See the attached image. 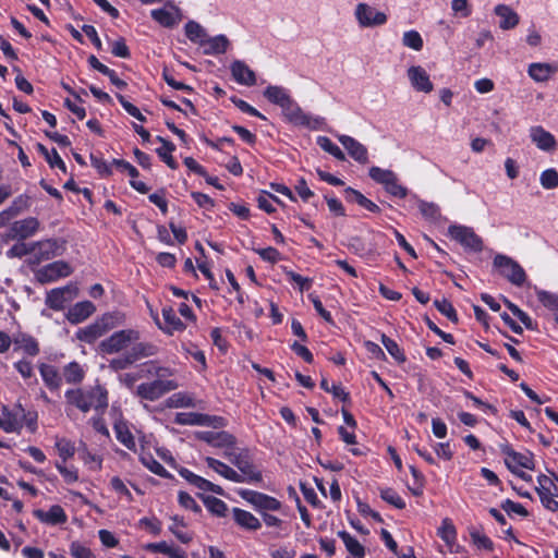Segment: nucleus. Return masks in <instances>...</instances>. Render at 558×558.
<instances>
[{
	"label": "nucleus",
	"mask_w": 558,
	"mask_h": 558,
	"mask_svg": "<svg viewBox=\"0 0 558 558\" xmlns=\"http://www.w3.org/2000/svg\"><path fill=\"white\" fill-rule=\"evenodd\" d=\"M68 404L87 413L92 409L105 410L108 407V391L100 385L85 389H70L65 392Z\"/></svg>",
	"instance_id": "f257e3e1"
},
{
	"label": "nucleus",
	"mask_w": 558,
	"mask_h": 558,
	"mask_svg": "<svg viewBox=\"0 0 558 558\" xmlns=\"http://www.w3.org/2000/svg\"><path fill=\"white\" fill-rule=\"evenodd\" d=\"M140 339V332L134 329L116 331L100 344L101 351L107 354L117 353L125 349L131 342Z\"/></svg>",
	"instance_id": "423d86ee"
},
{
	"label": "nucleus",
	"mask_w": 558,
	"mask_h": 558,
	"mask_svg": "<svg viewBox=\"0 0 558 558\" xmlns=\"http://www.w3.org/2000/svg\"><path fill=\"white\" fill-rule=\"evenodd\" d=\"M62 377L68 384L76 385L83 381L85 372L77 362H71L63 367Z\"/></svg>",
	"instance_id": "f704fd0d"
},
{
	"label": "nucleus",
	"mask_w": 558,
	"mask_h": 558,
	"mask_svg": "<svg viewBox=\"0 0 558 558\" xmlns=\"http://www.w3.org/2000/svg\"><path fill=\"white\" fill-rule=\"evenodd\" d=\"M196 437L208 445L215 448H222L225 450H231L236 442L235 437L225 430L214 432V430H204L197 432Z\"/></svg>",
	"instance_id": "2eb2a0df"
},
{
	"label": "nucleus",
	"mask_w": 558,
	"mask_h": 558,
	"mask_svg": "<svg viewBox=\"0 0 558 558\" xmlns=\"http://www.w3.org/2000/svg\"><path fill=\"white\" fill-rule=\"evenodd\" d=\"M384 187L387 193L399 198H404L408 195V189L399 183L397 174Z\"/></svg>",
	"instance_id": "680f3d73"
},
{
	"label": "nucleus",
	"mask_w": 558,
	"mask_h": 558,
	"mask_svg": "<svg viewBox=\"0 0 558 558\" xmlns=\"http://www.w3.org/2000/svg\"><path fill=\"white\" fill-rule=\"evenodd\" d=\"M40 222L35 217H27L14 221L8 231V238L11 240L23 241L27 238L33 236L39 229Z\"/></svg>",
	"instance_id": "f8f14e48"
},
{
	"label": "nucleus",
	"mask_w": 558,
	"mask_h": 558,
	"mask_svg": "<svg viewBox=\"0 0 558 558\" xmlns=\"http://www.w3.org/2000/svg\"><path fill=\"white\" fill-rule=\"evenodd\" d=\"M531 141L544 151L554 150L557 146L555 136L543 126H532L530 129Z\"/></svg>",
	"instance_id": "6ab92c4d"
},
{
	"label": "nucleus",
	"mask_w": 558,
	"mask_h": 558,
	"mask_svg": "<svg viewBox=\"0 0 558 558\" xmlns=\"http://www.w3.org/2000/svg\"><path fill=\"white\" fill-rule=\"evenodd\" d=\"M494 12L500 19L499 27L504 31L514 28L520 22L519 14L509 5L497 4L494 9Z\"/></svg>",
	"instance_id": "5701e85b"
},
{
	"label": "nucleus",
	"mask_w": 558,
	"mask_h": 558,
	"mask_svg": "<svg viewBox=\"0 0 558 558\" xmlns=\"http://www.w3.org/2000/svg\"><path fill=\"white\" fill-rule=\"evenodd\" d=\"M199 497L210 513L219 518L227 515L228 506L223 500L214 496L199 495Z\"/></svg>",
	"instance_id": "e433bc0d"
},
{
	"label": "nucleus",
	"mask_w": 558,
	"mask_h": 558,
	"mask_svg": "<svg viewBox=\"0 0 558 558\" xmlns=\"http://www.w3.org/2000/svg\"><path fill=\"white\" fill-rule=\"evenodd\" d=\"M114 430L118 440L123 444L128 449L132 450L135 448V440L125 424L119 423L114 425Z\"/></svg>",
	"instance_id": "49530a36"
},
{
	"label": "nucleus",
	"mask_w": 558,
	"mask_h": 558,
	"mask_svg": "<svg viewBox=\"0 0 558 558\" xmlns=\"http://www.w3.org/2000/svg\"><path fill=\"white\" fill-rule=\"evenodd\" d=\"M95 312V305L89 301L76 303L68 312V319L72 324H78L88 318Z\"/></svg>",
	"instance_id": "c756f323"
},
{
	"label": "nucleus",
	"mask_w": 558,
	"mask_h": 558,
	"mask_svg": "<svg viewBox=\"0 0 558 558\" xmlns=\"http://www.w3.org/2000/svg\"><path fill=\"white\" fill-rule=\"evenodd\" d=\"M223 456L239 469L243 483L262 482V473L255 469L247 449L238 450L234 446L231 450H225Z\"/></svg>",
	"instance_id": "f03ea898"
},
{
	"label": "nucleus",
	"mask_w": 558,
	"mask_h": 558,
	"mask_svg": "<svg viewBox=\"0 0 558 558\" xmlns=\"http://www.w3.org/2000/svg\"><path fill=\"white\" fill-rule=\"evenodd\" d=\"M73 269L69 263L64 260H56L36 271V278L40 283L53 282L60 278L68 277Z\"/></svg>",
	"instance_id": "9d476101"
},
{
	"label": "nucleus",
	"mask_w": 558,
	"mask_h": 558,
	"mask_svg": "<svg viewBox=\"0 0 558 558\" xmlns=\"http://www.w3.org/2000/svg\"><path fill=\"white\" fill-rule=\"evenodd\" d=\"M317 144L323 150L333 156L337 160H345V155L343 151L329 137L318 136Z\"/></svg>",
	"instance_id": "37998d69"
},
{
	"label": "nucleus",
	"mask_w": 558,
	"mask_h": 558,
	"mask_svg": "<svg viewBox=\"0 0 558 558\" xmlns=\"http://www.w3.org/2000/svg\"><path fill=\"white\" fill-rule=\"evenodd\" d=\"M448 233L466 250L473 252L483 250L482 239L470 227L452 225L448 228Z\"/></svg>",
	"instance_id": "6e6552de"
},
{
	"label": "nucleus",
	"mask_w": 558,
	"mask_h": 558,
	"mask_svg": "<svg viewBox=\"0 0 558 558\" xmlns=\"http://www.w3.org/2000/svg\"><path fill=\"white\" fill-rule=\"evenodd\" d=\"M173 524L169 526L170 532L183 544H189L192 541V536L189 533L182 532L180 526L184 527L186 524L183 518L174 515L171 518Z\"/></svg>",
	"instance_id": "3c124183"
},
{
	"label": "nucleus",
	"mask_w": 558,
	"mask_h": 558,
	"mask_svg": "<svg viewBox=\"0 0 558 558\" xmlns=\"http://www.w3.org/2000/svg\"><path fill=\"white\" fill-rule=\"evenodd\" d=\"M206 54H220L225 53L229 47V39L225 35H217L211 38L205 39Z\"/></svg>",
	"instance_id": "473e14b6"
},
{
	"label": "nucleus",
	"mask_w": 558,
	"mask_h": 558,
	"mask_svg": "<svg viewBox=\"0 0 558 558\" xmlns=\"http://www.w3.org/2000/svg\"><path fill=\"white\" fill-rule=\"evenodd\" d=\"M470 536H471L473 543L478 548H484V549H487V550H493L494 544H493L492 539L489 537H487L486 535L480 533L477 530H475V529L471 530L470 531Z\"/></svg>",
	"instance_id": "338daca9"
},
{
	"label": "nucleus",
	"mask_w": 558,
	"mask_h": 558,
	"mask_svg": "<svg viewBox=\"0 0 558 558\" xmlns=\"http://www.w3.org/2000/svg\"><path fill=\"white\" fill-rule=\"evenodd\" d=\"M14 351H23L29 356H36L39 354V343L29 333L17 331L13 333Z\"/></svg>",
	"instance_id": "a211bd4d"
},
{
	"label": "nucleus",
	"mask_w": 558,
	"mask_h": 558,
	"mask_svg": "<svg viewBox=\"0 0 558 558\" xmlns=\"http://www.w3.org/2000/svg\"><path fill=\"white\" fill-rule=\"evenodd\" d=\"M338 536L343 541L347 550L355 558H363L364 547L347 531H339Z\"/></svg>",
	"instance_id": "58836bf2"
},
{
	"label": "nucleus",
	"mask_w": 558,
	"mask_h": 558,
	"mask_svg": "<svg viewBox=\"0 0 558 558\" xmlns=\"http://www.w3.org/2000/svg\"><path fill=\"white\" fill-rule=\"evenodd\" d=\"M355 16L363 27L380 26L387 22V15L384 12L377 11L366 3H359L356 5Z\"/></svg>",
	"instance_id": "ddd939ff"
},
{
	"label": "nucleus",
	"mask_w": 558,
	"mask_h": 558,
	"mask_svg": "<svg viewBox=\"0 0 558 558\" xmlns=\"http://www.w3.org/2000/svg\"><path fill=\"white\" fill-rule=\"evenodd\" d=\"M31 206V197L26 194H22L17 197H15L12 202V204L8 207L11 215L16 217L22 211L28 209Z\"/></svg>",
	"instance_id": "13d9d810"
},
{
	"label": "nucleus",
	"mask_w": 558,
	"mask_h": 558,
	"mask_svg": "<svg viewBox=\"0 0 558 558\" xmlns=\"http://www.w3.org/2000/svg\"><path fill=\"white\" fill-rule=\"evenodd\" d=\"M157 352L158 348L155 344L148 342L134 343L133 347L128 351L133 362L144 357L153 356L157 354Z\"/></svg>",
	"instance_id": "72a5a7b5"
},
{
	"label": "nucleus",
	"mask_w": 558,
	"mask_h": 558,
	"mask_svg": "<svg viewBox=\"0 0 558 558\" xmlns=\"http://www.w3.org/2000/svg\"><path fill=\"white\" fill-rule=\"evenodd\" d=\"M39 373L45 383V385L50 390H59L62 384V376L56 366L41 363L39 365Z\"/></svg>",
	"instance_id": "cd10ccee"
},
{
	"label": "nucleus",
	"mask_w": 558,
	"mask_h": 558,
	"mask_svg": "<svg viewBox=\"0 0 558 558\" xmlns=\"http://www.w3.org/2000/svg\"><path fill=\"white\" fill-rule=\"evenodd\" d=\"M192 485L204 492H213L221 496L225 495V490L222 489L221 486L216 485L199 475Z\"/></svg>",
	"instance_id": "e2e57ef3"
},
{
	"label": "nucleus",
	"mask_w": 558,
	"mask_h": 558,
	"mask_svg": "<svg viewBox=\"0 0 558 558\" xmlns=\"http://www.w3.org/2000/svg\"><path fill=\"white\" fill-rule=\"evenodd\" d=\"M281 109L286 119L294 125L317 130L324 123L323 118L305 113L292 98Z\"/></svg>",
	"instance_id": "7ed1b4c3"
},
{
	"label": "nucleus",
	"mask_w": 558,
	"mask_h": 558,
	"mask_svg": "<svg viewBox=\"0 0 558 558\" xmlns=\"http://www.w3.org/2000/svg\"><path fill=\"white\" fill-rule=\"evenodd\" d=\"M557 68L550 63H531L527 73L535 82H546L556 73Z\"/></svg>",
	"instance_id": "7c9ffc66"
},
{
	"label": "nucleus",
	"mask_w": 558,
	"mask_h": 558,
	"mask_svg": "<svg viewBox=\"0 0 558 558\" xmlns=\"http://www.w3.org/2000/svg\"><path fill=\"white\" fill-rule=\"evenodd\" d=\"M239 495L262 514L267 513V511H278L281 509V502L266 494L251 489H240Z\"/></svg>",
	"instance_id": "0eeeda50"
},
{
	"label": "nucleus",
	"mask_w": 558,
	"mask_h": 558,
	"mask_svg": "<svg viewBox=\"0 0 558 558\" xmlns=\"http://www.w3.org/2000/svg\"><path fill=\"white\" fill-rule=\"evenodd\" d=\"M345 199L350 203H356L361 207L372 211V213H379L380 208L371 199L365 197L360 191L353 189V187H347L344 190Z\"/></svg>",
	"instance_id": "2f4dec72"
},
{
	"label": "nucleus",
	"mask_w": 558,
	"mask_h": 558,
	"mask_svg": "<svg viewBox=\"0 0 558 558\" xmlns=\"http://www.w3.org/2000/svg\"><path fill=\"white\" fill-rule=\"evenodd\" d=\"M494 266L500 271L501 276L514 286L521 287L526 280L524 269L514 259L506 255L497 254L494 257Z\"/></svg>",
	"instance_id": "20e7f679"
},
{
	"label": "nucleus",
	"mask_w": 558,
	"mask_h": 558,
	"mask_svg": "<svg viewBox=\"0 0 558 558\" xmlns=\"http://www.w3.org/2000/svg\"><path fill=\"white\" fill-rule=\"evenodd\" d=\"M70 553L73 558H96L92 550L80 542H72Z\"/></svg>",
	"instance_id": "774afa93"
},
{
	"label": "nucleus",
	"mask_w": 558,
	"mask_h": 558,
	"mask_svg": "<svg viewBox=\"0 0 558 558\" xmlns=\"http://www.w3.org/2000/svg\"><path fill=\"white\" fill-rule=\"evenodd\" d=\"M536 296L545 307L555 314L558 312V294L545 290H536Z\"/></svg>",
	"instance_id": "8fccbe9b"
},
{
	"label": "nucleus",
	"mask_w": 558,
	"mask_h": 558,
	"mask_svg": "<svg viewBox=\"0 0 558 558\" xmlns=\"http://www.w3.org/2000/svg\"><path fill=\"white\" fill-rule=\"evenodd\" d=\"M37 149L45 157L51 168H59L62 172H66V166L54 148L49 153L47 147L39 143L37 144Z\"/></svg>",
	"instance_id": "a19ab883"
},
{
	"label": "nucleus",
	"mask_w": 558,
	"mask_h": 558,
	"mask_svg": "<svg viewBox=\"0 0 558 558\" xmlns=\"http://www.w3.org/2000/svg\"><path fill=\"white\" fill-rule=\"evenodd\" d=\"M408 77L411 85L417 92L430 93L434 89V85L429 80V75L420 65H413L408 70Z\"/></svg>",
	"instance_id": "f3484780"
},
{
	"label": "nucleus",
	"mask_w": 558,
	"mask_h": 558,
	"mask_svg": "<svg viewBox=\"0 0 558 558\" xmlns=\"http://www.w3.org/2000/svg\"><path fill=\"white\" fill-rule=\"evenodd\" d=\"M418 209L422 216L430 221H436L440 218V209L435 203H428L420 199L417 202Z\"/></svg>",
	"instance_id": "de8ad7c7"
},
{
	"label": "nucleus",
	"mask_w": 558,
	"mask_h": 558,
	"mask_svg": "<svg viewBox=\"0 0 558 558\" xmlns=\"http://www.w3.org/2000/svg\"><path fill=\"white\" fill-rule=\"evenodd\" d=\"M506 306L511 311V313L519 318V320L525 326L527 329H535V325L532 318L523 312L519 306L510 302L508 299H504Z\"/></svg>",
	"instance_id": "864d4df0"
},
{
	"label": "nucleus",
	"mask_w": 558,
	"mask_h": 558,
	"mask_svg": "<svg viewBox=\"0 0 558 558\" xmlns=\"http://www.w3.org/2000/svg\"><path fill=\"white\" fill-rule=\"evenodd\" d=\"M116 96H117V99L119 100V102L121 104V106L123 107V109L130 116H132L133 118H135L136 120H138L141 122L146 121V118L141 113L140 109L136 106H134L133 104H131L130 101H128L123 95L117 94Z\"/></svg>",
	"instance_id": "0e129e2a"
},
{
	"label": "nucleus",
	"mask_w": 558,
	"mask_h": 558,
	"mask_svg": "<svg viewBox=\"0 0 558 558\" xmlns=\"http://www.w3.org/2000/svg\"><path fill=\"white\" fill-rule=\"evenodd\" d=\"M78 289L70 283L62 288L52 289L47 293L46 305L54 311H61L65 304L71 302L77 295Z\"/></svg>",
	"instance_id": "9b49d317"
},
{
	"label": "nucleus",
	"mask_w": 558,
	"mask_h": 558,
	"mask_svg": "<svg viewBox=\"0 0 558 558\" xmlns=\"http://www.w3.org/2000/svg\"><path fill=\"white\" fill-rule=\"evenodd\" d=\"M151 17L163 27H173L182 20L181 10L174 5L171 9H155L151 11Z\"/></svg>",
	"instance_id": "4be33fe9"
},
{
	"label": "nucleus",
	"mask_w": 558,
	"mask_h": 558,
	"mask_svg": "<svg viewBox=\"0 0 558 558\" xmlns=\"http://www.w3.org/2000/svg\"><path fill=\"white\" fill-rule=\"evenodd\" d=\"M380 497L383 500L388 502L389 505L398 508V509H404L405 502L400 497V495L392 488H380Z\"/></svg>",
	"instance_id": "603ef678"
},
{
	"label": "nucleus",
	"mask_w": 558,
	"mask_h": 558,
	"mask_svg": "<svg viewBox=\"0 0 558 558\" xmlns=\"http://www.w3.org/2000/svg\"><path fill=\"white\" fill-rule=\"evenodd\" d=\"M17 408L19 410L16 412H12L7 407H3L1 428L7 433H13L22 428L21 416H25V413L21 404H19Z\"/></svg>",
	"instance_id": "bb28decb"
},
{
	"label": "nucleus",
	"mask_w": 558,
	"mask_h": 558,
	"mask_svg": "<svg viewBox=\"0 0 558 558\" xmlns=\"http://www.w3.org/2000/svg\"><path fill=\"white\" fill-rule=\"evenodd\" d=\"M541 185L546 190L558 187V171L554 168L544 170L539 177Z\"/></svg>",
	"instance_id": "5fc2aeb1"
},
{
	"label": "nucleus",
	"mask_w": 558,
	"mask_h": 558,
	"mask_svg": "<svg viewBox=\"0 0 558 558\" xmlns=\"http://www.w3.org/2000/svg\"><path fill=\"white\" fill-rule=\"evenodd\" d=\"M213 420L221 422L222 417H210L209 415L195 412L177 413L174 423L179 425H209Z\"/></svg>",
	"instance_id": "b1692460"
},
{
	"label": "nucleus",
	"mask_w": 558,
	"mask_h": 558,
	"mask_svg": "<svg viewBox=\"0 0 558 558\" xmlns=\"http://www.w3.org/2000/svg\"><path fill=\"white\" fill-rule=\"evenodd\" d=\"M338 140L355 161L362 165L368 162L367 148L363 144L349 135H339Z\"/></svg>",
	"instance_id": "dca6fc26"
},
{
	"label": "nucleus",
	"mask_w": 558,
	"mask_h": 558,
	"mask_svg": "<svg viewBox=\"0 0 558 558\" xmlns=\"http://www.w3.org/2000/svg\"><path fill=\"white\" fill-rule=\"evenodd\" d=\"M184 29H185L186 37L191 41L196 43L201 46L205 45V39L207 38V33L201 24H198L195 21H189L185 24Z\"/></svg>",
	"instance_id": "4c0bfd02"
},
{
	"label": "nucleus",
	"mask_w": 558,
	"mask_h": 558,
	"mask_svg": "<svg viewBox=\"0 0 558 558\" xmlns=\"http://www.w3.org/2000/svg\"><path fill=\"white\" fill-rule=\"evenodd\" d=\"M434 305L442 315H445L452 323H458L457 312L452 306L451 302H449L447 299L435 300Z\"/></svg>",
	"instance_id": "4d7b16f0"
},
{
	"label": "nucleus",
	"mask_w": 558,
	"mask_h": 558,
	"mask_svg": "<svg viewBox=\"0 0 558 558\" xmlns=\"http://www.w3.org/2000/svg\"><path fill=\"white\" fill-rule=\"evenodd\" d=\"M61 244L56 239H47L32 243L31 265H38L61 254Z\"/></svg>",
	"instance_id": "1a4fd4ad"
},
{
	"label": "nucleus",
	"mask_w": 558,
	"mask_h": 558,
	"mask_svg": "<svg viewBox=\"0 0 558 558\" xmlns=\"http://www.w3.org/2000/svg\"><path fill=\"white\" fill-rule=\"evenodd\" d=\"M141 461L150 472L165 478L170 477L168 471L151 454L141 456Z\"/></svg>",
	"instance_id": "09e8293b"
},
{
	"label": "nucleus",
	"mask_w": 558,
	"mask_h": 558,
	"mask_svg": "<svg viewBox=\"0 0 558 558\" xmlns=\"http://www.w3.org/2000/svg\"><path fill=\"white\" fill-rule=\"evenodd\" d=\"M162 317L165 326H161L160 322L156 318L158 327L166 333L172 335L173 331H182L185 329V325L177 316L174 310L170 306L162 308Z\"/></svg>",
	"instance_id": "393cba45"
},
{
	"label": "nucleus",
	"mask_w": 558,
	"mask_h": 558,
	"mask_svg": "<svg viewBox=\"0 0 558 558\" xmlns=\"http://www.w3.org/2000/svg\"><path fill=\"white\" fill-rule=\"evenodd\" d=\"M33 514L40 522L49 524V525L63 524L68 520V515H66L65 511L59 505L51 506L48 511H44L41 509H36V510H34Z\"/></svg>",
	"instance_id": "412c9836"
},
{
	"label": "nucleus",
	"mask_w": 558,
	"mask_h": 558,
	"mask_svg": "<svg viewBox=\"0 0 558 558\" xmlns=\"http://www.w3.org/2000/svg\"><path fill=\"white\" fill-rule=\"evenodd\" d=\"M106 331V328H104L99 324L90 325L86 327L84 330H82V333L80 336V339L86 341V342H93L99 337L104 335Z\"/></svg>",
	"instance_id": "052dcab7"
},
{
	"label": "nucleus",
	"mask_w": 558,
	"mask_h": 558,
	"mask_svg": "<svg viewBox=\"0 0 558 558\" xmlns=\"http://www.w3.org/2000/svg\"><path fill=\"white\" fill-rule=\"evenodd\" d=\"M205 461H206L208 468H210L211 470H214L215 472H217L225 478H227L231 482H234V483H243L244 478L241 477L240 473L234 471L232 468H230L226 463H223L215 458H211V457H206Z\"/></svg>",
	"instance_id": "c85d7f7f"
},
{
	"label": "nucleus",
	"mask_w": 558,
	"mask_h": 558,
	"mask_svg": "<svg viewBox=\"0 0 558 558\" xmlns=\"http://www.w3.org/2000/svg\"><path fill=\"white\" fill-rule=\"evenodd\" d=\"M395 172L388 169H381L373 166L368 170L369 178L378 184L386 185L391 179H395Z\"/></svg>",
	"instance_id": "a18cd8bd"
},
{
	"label": "nucleus",
	"mask_w": 558,
	"mask_h": 558,
	"mask_svg": "<svg viewBox=\"0 0 558 558\" xmlns=\"http://www.w3.org/2000/svg\"><path fill=\"white\" fill-rule=\"evenodd\" d=\"M402 44L415 51H420L423 48V39L416 31L405 32L402 37Z\"/></svg>",
	"instance_id": "6e6d98bb"
},
{
	"label": "nucleus",
	"mask_w": 558,
	"mask_h": 558,
	"mask_svg": "<svg viewBox=\"0 0 558 558\" xmlns=\"http://www.w3.org/2000/svg\"><path fill=\"white\" fill-rule=\"evenodd\" d=\"M26 255H31L32 256V244H26L22 241H20L19 243L14 244L8 252H7V256L9 258H15V257H23V256H26Z\"/></svg>",
	"instance_id": "69168bd1"
},
{
	"label": "nucleus",
	"mask_w": 558,
	"mask_h": 558,
	"mask_svg": "<svg viewBox=\"0 0 558 558\" xmlns=\"http://www.w3.org/2000/svg\"><path fill=\"white\" fill-rule=\"evenodd\" d=\"M56 448L58 450L59 457L62 459V462H65L75 453L74 445L70 440L64 438L57 440Z\"/></svg>",
	"instance_id": "bf43d9fd"
},
{
	"label": "nucleus",
	"mask_w": 558,
	"mask_h": 558,
	"mask_svg": "<svg viewBox=\"0 0 558 558\" xmlns=\"http://www.w3.org/2000/svg\"><path fill=\"white\" fill-rule=\"evenodd\" d=\"M264 96L272 104L282 107L291 96L281 86L270 85L264 90Z\"/></svg>",
	"instance_id": "ea45409f"
},
{
	"label": "nucleus",
	"mask_w": 558,
	"mask_h": 558,
	"mask_svg": "<svg viewBox=\"0 0 558 558\" xmlns=\"http://www.w3.org/2000/svg\"><path fill=\"white\" fill-rule=\"evenodd\" d=\"M502 453H505L507 457L505 459V463L507 468L512 472L517 473L518 466L524 468L527 470H534L535 463H534V457L533 453L530 451H526L525 453L517 452L509 446H506L502 448Z\"/></svg>",
	"instance_id": "4468645a"
},
{
	"label": "nucleus",
	"mask_w": 558,
	"mask_h": 558,
	"mask_svg": "<svg viewBox=\"0 0 558 558\" xmlns=\"http://www.w3.org/2000/svg\"><path fill=\"white\" fill-rule=\"evenodd\" d=\"M380 341L384 344V347L386 348V350L388 351V353L398 363L405 362V355H404L403 351L400 349V347L398 345V343L395 340H392L391 338H389L385 333H381L380 335Z\"/></svg>",
	"instance_id": "c03bdc74"
},
{
	"label": "nucleus",
	"mask_w": 558,
	"mask_h": 558,
	"mask_svg": "<svg viewBox=\"0 0 558 558\" xmlns=\"http://www.w3.org/2000/svg\"><path fill=\"white\" fill-rule=\"evenodd\" d=\"M156 140L162 144L161 147L156 149L157 155L161 158L163 162L167 163L169 168L177 169L178 163L175 162L174 158L171 155V153L175 149L174 144L165 140L161 136H157Z\"/></svg>",
	"instance_id": "c9c22d12"
},
{
	"label": "nucleus",
	"mask_w": 558,
	"mask_h": 558,
	"mask_svg": "<svg viewBox=\"0 0 558 558\" xmlns=\"http://www.w3.org/2000/svg\"><path fill=\"white\" fill-rule=\"evenodd\" d=\"M232 514L234 522L243 530L257 531L262 527L260 521L246 510L233 508Z\"/></svg>",
	"instance_id": "a878e982"
},
{
	"label": "nucleus",
	"mask_w": 558,
	"mask_h": 558,
	"mask_svg": "<svg viewBox=\"0 0 558 558\" xmlns=\"http://www.w3.org/2000/svg\"><path fill=\"white\" fill-rule=\"evenodd\" d=\"M438 536L446 543L448 547H452L457 539V531L449 519H444L438 529Z\"/></svg>",
	"instance_id": "79ce46f5"
},
{
	"label": "nucleus",
	"mask_w": 558,
	"mask_h": 558,
	"mask_svg": "<svg viewBox=\"0 0 558 558\" xmlns=\"http://www.w3.org/2000/svg\"><path fill=\"white\" fill-rule=\"evenodd\" d=\"M178 388V384L170 379H155L137 386L136 393L145 400L155 401L165 393Z\"/></svg>",
	"instance_id": "39448f33"
},
{
	"label": "nucleus",
	"mask_w": 558,
	"mask_h": 558,
	"mask_svg": "<svg viewBox=\"0 0 558 558\" xmlns=\"http://www.w3.org/2000/svg\"><path fill=\"white\" fill-rule=\"evenodd\" d=\"M230 70L236 83L245 86H254L256 84L255 72L245 62L235 60L231 63Z\"/></svg>",
	"instance_id": "aec40b11"
}]
</instances>
